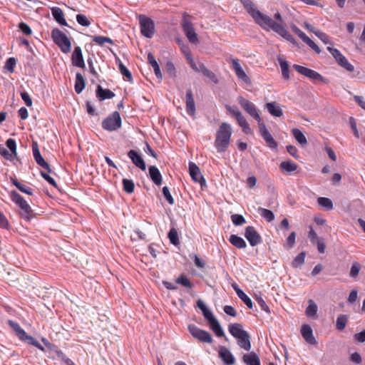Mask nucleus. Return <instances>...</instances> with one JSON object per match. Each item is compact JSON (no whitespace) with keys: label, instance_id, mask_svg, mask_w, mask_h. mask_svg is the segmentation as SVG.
<instances>
[{"label":"nucleus","instance_id":"nucleus-1","mask_svg":"<svg viewBox=\"0 0 365 365\" xmlns=\"http://www.w3.org/2000/svg\"><path fill=\"white\" fill-rule=\"evenodd\" d=\"M232 134L231 125L226 122L222 123L216 132L214 142L217 153H221L227 150L230 143Z\"/></svg>","mask_w":365,"mask_h":365},{"label":"nucleus","instance_id":"nucleus-2","mask_svg":"<svg viewBox=\"0 0 365 365\" xmlns=\"http://www.w3.org/2000/svg\"><path fill=\"white\" fill-rule=\"evenodd\" d=\"M246 11L252 16L255 22L263 29H267V25L270 23L272 18L262 14L255 8L251 0H240Z\"/></svg>","mask_w":365,"mask_h":365},{"label":"nucleus","instance_id":"nucleus-3","mask_svg":"<svg viewBox=\"0 0 365 365\" xmlns=\"http://www.w3.org/2000/svg\"><path fill=\"white\" fill-rule=\"evenodd\" d=\"M10 197L11 200L20 208V215L23 218L26 220H30L34 216V211L31 206L16 190H11L10 192Z\"/></svg>","mask_w":365,"mask_h":365},{"label":"nucleus","instance_id":"nucleus-4","mask_svg":"<svg viewBox=\"0 0 365 365\" xmlns=\"http://www.w3.org/2000/svg\"><path fill=\"white\" fill-rule=\"evenodd\" d=\"M51 38L63 53H68L71 51V43L67 36L60 29H53L51 31Z\"/></svg>","mask_w":365,"mask_h":365},{"label":"nucleus","instance_id":"nucleus-5","mask_svg":"<svg viewBox=\"0 0 365 365\" xmlns=\"http://www.w3.org/2000/svg\"><path fill=\"white\" fill-rule=\"evenodd\" d=\"M121 117L118 111H114L102 122V128L108 131H115L121 127Z\"/></svg>","mask_w":365,"mask_h":365},{"label":"nucleus","instance_id":"nucleus-6","mask_svg":"<svg viewBox=\"0 0 365 365\" xmlns=\"http://www.w3.org/2000/svg\"><path fill=\"white\" fill-rule=\"evenodd\" d=\"M138 19L142 35L151 38L155 32L154 21L145 15H140Z\"/></svg>","mask_w":365,"mask_h":365},{"label":"nucleus","instance_id":"nucleus-7","mask_svg":"<svg viewBox=\"0 0 365 365\" xmlns=\"http://www.w3.org/2000/svg\"><path fill=\"white\" fill-rule=\"evenodd\" d=\"M293 68L299 73L309 78V79H311L314 81H320L324 84H327L329 83V81L327 78L323 77L319 73H318L311 68H307V67H304V66H300L298 64H294Z\"/></svg>","mask_w":365,"mask_h":365},{"label":"nucleus","instance_id":"nucleus-8","mask_svg":"<svg viewBox=\"0 0 365 365\" xmlns=\"http://www.w3.org/2000/svg\"><path fill=\"white\" fill-rule=\"evenodd\" d=\"M188 330L190 334L200 342L212 344L213 341V338L210 332L200 329L195 324H190Z\"/></svg>","mask_w":365,"mask_h":365},{"label":"nucleus","instance_id":"nucleus-9","mask_svg":"<svg viewBox=\"0 0 365 365\" xmlns=\"http://www.w3.org/2000/svg\"><path fill=\"white\" fill-rule=\"evenodd\" d=\"M237 101L240 106L255 120L257 121L258 123L262 122V118L258 113L257 108L255 105L247 99L245 98L242 96H239L237 98Z\"/></svg>","mask_w":365,"mask_h":365},{"label":"nucleus","instance_id":"nucleus-10","mask_svg":"<svg viewBox=\"0 0 365 365\" xmlns=\"http://www.w3.org/2000/svg\"><path fill=\"white\" fill-rule=\"evenodd\" d=\"M272 29L273 31L278 34L282 38L289 41L294 45L297 44V41L293 38V36L289 33V31L286 29L284 26L278 25L274 23V20L272 19L270 23H268L267 25V29Z\"/></svg>","mask_w":365,"mask_h":365},{"label":"nucleus","instance_id":"nucleus-11","mask_svg":"<svg viewBox=\"0 0 365 365\" xmlns=\"http://www.w3.org/2000/svg\"><path fill=\"white\" fill-rule=\"evenodd\" d=\"M245 237L252 247L262 243V237L253 226H248L245 230Z\"/></svg>","mask_w":365,"mask_h":365},{"label":"nucleus","instance_id":"nucleus-12","mask_svg":"<svg viewBox=\"0 0 365 365\" xmlns=\"http://www.w3.org/2000/svg\"><path fill=\"white\" fill-rule=\"evenodd\" d=\"M232 67L237 78L247 85H251L252 82L248 76L245 73L237 58H232Z\"/></svg>","mask_w":365,"mask_h":365},{"label":"nucleus","instance_id":"nucleus-13","mask_svg":"<svg viewBox=\"0 0 365 365\" xmlns=\"http://www.w3.org/2000/svg\"><path fill=\"white\" fill-rule=\"evenodd\" d=\"M189 173L192 179L195 182H199L202 187L206 185V181L201 174L199 167L195 163L192 162L189 163Z\"/></svg>","mask_w":365,"mask_h":365},{"label":"nucleus","instance_id":"nucleus-14","mask_svg":"<svg viewBox=\"0 0 365 365\" xmlns=\"http://www.w3.org/2000/svg\"><path fill=\"white\" fill-rule=\"evenodd\" d=\"M182 26L184 33L191 43H196L198 42L197 36L195 29L190 21L184 19L182 22Z\"/></svg>","mask_w":365,"mask_h":365},{"label":"nucleus","instance_id":"nucleus-15","mask_svg":"<svg viewBox=\"0 0 365 365\" xmlns=\"http://www.w3.org/2000/svg\"><path fill=\"white\" fill-rule=\"evenodd\" d=\"M259 133L264 140V141L267 143V144L271 148H275L277 146V143L275 141V140L273 138L270 133L268 131V130L266 128L265 124L262 121L258 123Z\"/></svg>","mask_w":365,"mask_h":365},{"label":"nucleus","instance_id":"nucleus-16","mask_svg":"<svg viewBox=\"0 0 365 365\" xmlns=\"http://www.w3.org/2000/svg\"><path fill=\"white\" fill-rule=\"evenodd\" d=\"M72 64L74 66L84 68L86 67L82 51L80 46H76L71 56Z\"/></svg>","mask_w":365,"mask_h":365},{"label":"nucleus","instance_id":"nucleus-17","mask_svg":"<svg viewBox=\"0 0 365 365\" xmlns=\"http://www.w3.org/2000/svg\"><path fill=\"white\" fill-rule=\"evenodd\" d=\"M219 357L226 365H232L235 362V358L230 351L225 346H220L218 351Z\"/></svg>","mask_w":365,"mask_h":365},{"label":"nucleus","instance_id":"nucleus-18","mask_svg":"<svg viewBox=\"0 0 365 365\" xmlns=\"http://www.w3.org/2000/svg\"><path fill=\"white\" fill-rule=\"evenodd\" d=\"M128 156L131 160L132 163L142 170H145L146 165L142 157L138 152L134 150H130L128 153Z\"/></svg>","mask_w":365,"mask_h":365},{"label":"nucleus","instance_id":"nucleus-19","mask_svg":"<svg viewBox=\"0 0 365 365\" xmlns=\"http://www.w3.org/2000/svg\"><path fill=\"white\" fill-rule=\"evenodd\" d=\"M265 108L269 113L274 117H281L283 115V110L281 106L275 101L267 103Z\"/></svg>","mask_w":365,"mask_h":365},{"label":"nucleus","instance_id":"nucleus-20","mask_svg":"<svg viewBox=\"0 0 365 365\" xmlns=\"http://www.w3.org/2000/svg\"><path fill=\"white\" fill-rule=\"evenodd\" d=\"M97 98L100 101L111 99L115 96V93L109 89H104L101 85H98L96 91Z\"/></svg>","mask_w":365,"mask_h":365},{"label":"nucleus","instance_id":"nucleus-21","mask_svg":"<svg viewBox=\"0 0 365 365\" xmlns=\"http://www.w3.org/2000/svg\"><path fill=\"white\" fill-rule=\"evenodd\" d=\"M301 333L307 342L311 344H315L317 341L313 336V332L311 327L308 324L302 325L301 328Z\"/></svg>","mask_w":365,"mask_h":365},{"label":"nucleus","instance_id":"nucleus-22","mask_svg":"<svg viewBox=\"0 0 365 365\" xmlns=\"http://www.w3.org/2000/svg\"><path fill=\"white\" fill-rule=\"evenodd\" d=\"M186 110L190 115H194L195 113V105L192 92L190 89L186 92Z\"/></svg>","mask_w":365,"mask_h":365},{"label":"nucleus","instance_id":"nucleus-23","mask_svg":"<svg viewBox=\"0 0 365 365\" xmlns=\"http://www.w3.org/2000/svg\"><path fill=\"white\" fill-rule=\"evenodd\" d=\"M149 175L152 181L157 185H160L163 182L162 175L158 168L154 165H151L148 168Z\"/></svg>","mask_w":365,"mask_h":365},{"label":"nucleus","instance_id":"nucleus-24","mask_svg":"<svg viewBox=\"0 0 365 365\" xmlns=\"http://www.w3.org/2000/svg\"><path fill=\"white\" fill-rule=\"evenodd\" d=\"M229 332L232 334V336L236 338L237 339L242 336L244 334L247 332V331L242 329V326L239 323L231 324L228 327Z\"/></svg>","mask_w":365,"mask_h":365},{"label":"nucleus","instance_id":"nucleus-25","mask_svg":"<svg viewBox=\"0 0 365 365\" xmlns=\"http://www.w3.org/2000/svg\"><path fill=\"white\" fill-rule=\"evenodd\" d=\"M242 360L247 365H261L259 356L254 351L244 354Z\"/></svg>","mask_w":365,"mask_h":365},{"label":"nucleus","instance_id":"nucleus-26","mask_svg":"<svg viewBox=\"0 0 365 365\" xmlns=\"http://www.w3.org/2000/svg\"><path fill=\"white\" fill-rule=\"evenodd\" d=\"M51 13L54 19L62 26H67V22L64 18V14L61 9L53 7L51 9Z\"/></svg>","mask_w":365,"mask_h":365},{"label":"nucleus","instance_id":"nucleus-27","mask_svg":"<svg viewBox=\"0 0 365 365\" xmlns=\"http://www.w3.org/2000/svg\"><path fill=\"white\" fill-rule=\"evenodd\" d=\"M9 325L13 329V330L15 331L16 336L21 339V340H25V338L27 336L26 332L21 327V326L19 324V323L12 321L9 320L8 321Z\"/></svg>","mask_w":365,"mask_h":365},{"label":"nucleus","instance_id":"nucleus-28","mask_svg":"<svg viewBox=\"0 0 365 365\" xmlns=\"http://www.w3.org/2000/svg\"><path fill=\"white\" fill-rule=\"evenodd\" d=\"M237 344L245 351H249L251 349L250 336L248 332L237 339Z\"/></svg>","mask_w":365,"mask_h":365},{"label":"nucleus","instance_id":"nucleus-29","mask_svg":"<svg viewBox=\"0 0 365 365\" xmlns=\"http://www.w3.org/2000/svg\"><path fill=\"white\" fill-rule=\"evenodd\" d=\"M148 63L150 64V66L153 67L156 77L158 79L161 80L163 78V75L160 71V66H159L157 61L155 60V56L151 53H149L148 55Z\"/></svg>","mask_w":365,"mask_h":365},{"label":"nucleus","instance_id":"nucleus-30","mask_svg":"<svg viewBox=\"0 0 365 365\" xmlns=\"http://www.w3.org/2000/svg\"><path fill=\"white\" fill-rule=\"evenodd\" d=\"M229 242L238 249H244L247 247V243L244 239L237 235H231L229 238Z\"/></svg>","mask_w":365,"mask_h":365},{"label":"nucleus","instance_id":"nucleus-31","mask_svg":"<svg viewBox=\"0 0 365 365\" xmlns=\"http://www.w3.org/2000/svg\"><path fill=\"white\" fill-rule=\"evenodd\" d=\"M86 86V81L83 75L80 73H77L76 75L75 81V91L76 93H81Z\"/></svg>","mask_w":365,"mask_h":365},{"label":"nucleus","instance_id":"nucleus-32","mask_svg":"<svg viewBox=\"0 0 365 365\" xmlns=\"http://www.w3.org/2000/svg\"><path fill=\"white\" fill-rule=\"evenodd\" d=\"M278 62L282 70V78L287 81L289 80L290 76L288 62L282 58H278Z\"/></svg>","mask_w":365,"mask_h":365},{"label":"nucleus","instance_id":"nucleus-33","mask_svg":"<svg viewBox=\"0 0 365 365\" xmlns=\"http://www.w3.org/2000/svg\"><path fill=\"white\" fill-rule=\"evenodd\" d=\"M11 181L12 182V184L15 185L21 192L29 195H33V190L30 187H28L24 184L20 183L18 180L15 178H11Z\"/></svg>","mask_w":365,"mask_h":365},{"label":"nucleus","instance_id":"nucleus-34","mask_svg":"<svg viewBox=\"0 0 365 365\" xmlns=\"http://www.w3.org/2000/svg\"><path fill=\"white\" fill-rule=\"evenodd\" d=\"M292 133L296 140L302 145H306L307 140L303 133L298 128H293Z\"/></svg>","mask_w":365,"mask_h":365},{"label":"nucleus","instance_id":"nucleus-35","mask_svg":"<svg viewBox=\"0 0 365 365\" xmlns=\"http://www.w3.org/2000/svg\"><path fill=\"white\" fill-rule=\"evenodd\" d=\"M211 329L215 332V335L218 337L224 336L225 332L219 322V321L215 319L210 322Z\"/></svg>","mask_w":365,"mask_h":365},{"label":"nucleus","instance_id":"nucleus-36","mask_svg":"<svg viewBox=\"0 0 365 365\" xmlns=\"http://www.w3.org/2000/svg\"><path fill=\"white\" fill-rule=\"evenodd\" d=\"M309 305L305 310L307 317H315L318 310L317 305L312 299L309 300Z\"/></svg>","mask_w":365,"mask_h":365},{"label":"nucleus","instance_id":"nucleus-37","mask_svg":"<svg viewBox=\"0 0 365 365\" xmlns=\"http://www.w3.org/2000/svg\"><path fill=\"white\" fill-rule=\"evenodd\" d=\"M258 212L260 214V215L264 218L268 222H270L274 220V215L272 211L266 209L259 207L258 209Z\"/></svg>","mask_w":365,"mask_h":365},{"label":"nucleus","instance_id":"nucleus-38","mask_svg":"<svg viewBox=\"0 0 365 365\" xmlns=\"http://www.w3.org/2000/svg\"><path fill=\"white\" fill-rule=\"evenodd\" d=\"M237 295L249 309H252L253 304L251 299L242 289L237 290Z\"/></svg>","mask_w":365,"mask_h":365},{"label":"nucleus","instance_id":"nucleus-39","mask_svg":"<svg viewBox=\"0 0 365 365\" xmlns=\"http://www.w3.org/2000/svg\"><path fill=\"white\" fill-rule=\"evenodd\" d=\"M317 202L320 206L324 207L327 210H331L333 209V203L329 198L319 197L317 198Z\"/></svg>","mask_w":365,"mask_h":365},{"label":"nucleus","instance_id":"nucleus-40","mask_svg":"<svg viewBox=\"0 0 365 365\" xmlns=\"http://www.w3.org/2000/svg\"><path fill=\"white\" fill-rule=\"evenodd\" d=\"M280 168L283 170L291 173L297 170V165L292 161H283L280 163Z\"/></svg>","mask_w":365,"mask_h":365},{"label":"nucleus","instance_id":"nucleus-41","mask_svg":"<svg viewBox=\"0 0 365 365\" xmlns=\"http://www.w3.org/2000/svg\"><path fill=\"white\" fill-rule=\"evenodd\" d=\"M118 68L121 74L127 78V80L130 82L133 81L132 74L130 71L126 68V66L118 58Z\"/></svg>","mask_w":365,"mask_h":365},{"label":"nucleus","instance_id":"nucleus-42","mask_svg":"<svg viewBox=\"0 0 365 365\" xmlns=\"http://www.w3.org/2000/svg\"><path fill=\"white\" fill-rule=\"evenodd\" d=\"M123 190L127 193H133L135 189V185L132 180L124 178L122 180Z\"/></svg>","mask_w":365,"mask_h":365},{"label":"nucleus","instance_id":"nucleus-43","mask_svg":"<svg viewBox=\"0 0 365 365\" xmlns=\"http://www.w3.org/2000/svg\"><path fill=\"white\" fill-rule=\"evenodd\" d=\"M92 41L101 46H103L105 43L113 44V41L111 38L106 36H94L92 37Z\"/></svg>","mask_w":365,"mask_h":365},{"label":"nucleus","instance_id":"nucleus-44","mask_svg":"<svg viewBox=\"0 0 365 365\" xmlns=\"http://www.w3.org/2000/svg\"><path fill=\"white\" fill-rule=\"evenodd\" d=\"M306 254L304 252L298 254L292 262V267L297 268L302 266L304 263Z\"/></svg>","mask_w":365,"mask_h":365},{"label":"nucleus","instance_id":"nucleus-45","mask_svg":"<svg viewBox=\"0 0 365 365\" xmlns=\"http://www.w3.org/2000/svg\"><path fill=\"white\" fill-rule=\"evenodd\" d=\"M168 237L170 241V243L174 245H178L180 243L178 233L175 228L173 227L170 230Z\"/></svg>","mask_w":365,"mask_h":365},{"label":"nucleus","instance_id":"nucleus-46","mask_svg":"<svg viewBox=\"0 0 365 365\" xmlns=\"http://www.w3.org/2000/svg\"><path fill=\"white\" fill-rule=\"evenodd\" d=\"M176 283L180 284L186 288L191 289L192 287V284L190 279L184 274H181L177 278Z\"/></svg>","mask_w":365,"mask_h":365},{"label":"nucleus","instance_id":"nucleus-47","mask_svg":"<svg viewBox=\"0 0 365 365\" xmlns=\"http://www.w3.org/2000/svg\"><path fill=\"white\" fill-rule=\"evenodd\" d=\"M361 264L357 262H354L351 267L349 276L351 278H356L358 276L361 270Z\"/></svg>","mask_w":365,"mask_h":365},{"label":"nucleus","instance_id":"nucleus-48","mask_svg":"<svg viewBox=\"0 0 365 365\" xmlns=\"http://www.w3.org/2000/svg\"><path fill=\"white\" fill-rule=\"evenodd\" d=\"M232 223L236 226H240L246 222L245 217L242 215L234 214L231 215Z\"/></svg>","mask_w":365,"mask_h":365},{"label":"nucleus","instance_id":"nucleus-49","mask_svg":"<svg viewBox=\"0 0 365 365\" xmlns=\"http://www.w3.org/2000/svg\"><path fill=\"white\" fill-rule=\"evenodd\" d=\"M346 322H347V317L346 315H344V314L339 315L336 319V328L339 330H343L346 327Z\"/></svg>","mask_w":365,"mask_h":365},{"label":"nucleus","instance_id":"nucleus-50","mask_svg":"<svg viewBox=\"0 0 365 365\" xmlns=\"http://www.w3.org/2000/svg\"><path fill=\"white\" fill-rule=\"evenodd\" d=\"M327 50L332 55V56L335 58V60L336 61L337 63L341 61V58L342 59L344 57V56L336 48H334L331 46H328Z\"/></svg>","mask_w":365,"mask_h":365},{"label":"nucleus","instance_id":"nucleus-51","mask_svg":"<svg viewBox=\"0 0 365 365\" xmlns=\"http://www.w3.org/2000/svg\"><path fill=\"white\" fill-rule=\"evenodd\" d=\"M16 63V60L14 57L9 58L4 65V68L9 71L10 73H13L14 71V67Z\"/></svg>","mask_w":365,"mask_h":365},{"label":"nucleus","instance_id":"nucleus-52","mask_svg":"<svg viewBox=\"0 0 365 365\" xmlns=\"http://www.w3.org/2000/svg\"><path fill=\"white\" fill-rule=\"evenodd\" d=\"M292 31L297 34L302 41L304 42L309 37L304 33L301 29H299L295 24H292L290 26Z\"/></svg>","mask_w":365,"mask_h":365},{"label":"nucleus","instance_id":"nucleus-53","mask_svg":"<svg viewBox=\"0 0 365 365\" xmlns=\"http://www.w3.org/2000/svg\"><path fill=\"white\" fill-rule=\"evenodd\" d=\"M35 160L39 166L46 170L48 173H51V169L49 164L43 158L41 155L38 158H36Z\"/></svg>","mask_w":365,"mask_h":365},{"label":"nucleus","instance_id":"nucleus-54","mask_svg":"<svg viewBox=\"0 0 365 365\" xmlns=\"http://www.w3.org/2000/svg\"><path fill=\"white\" fill-rule=\"evenodd\" d=\"M255 300L257 301V304H259L262 310L266 312L267 313H270V310L268 305L266 304V302H264L262 297L256 295Z\"/></svg>","mask_w":365,"mask_h":365},{"label":"nucleus","instance_id":"nucleus-55","mask_svg":"<svg viewBox=\"0 0 365 365\" xmlns=\"http://www.w3.org/2000/svg\"><path fill=\"white\" fill-rule=\"evenodd\" d=\"M338 63L348 71L352 72L354 70V66L348 61L345 56L342 59L341 58Z\"/></svg>","mask_w":365,"mask_h":365},{"label":"nucleus","instance_id":"nucleus-56","mask_svg":"<svg viewBox=\"0 0 365 365\" xmlns=\"http://www.w3.org/2000/svg\"><path fill=\"white\" fill-rule=\"evenodd\" d=\"M6 145L7 148L10 150L11 153H13L15 157H16V144L15 140L12 138H9L6 142Z\"/></svg>","mask_w":365,"mask_h":365},{"label":"nucleus","instance_id":"nucleus-57","mask_svg":"<svg viewBox=\"0 0 365 365\" xmlns=\"http://www.w3.org/2000/svg\"><path fill=\"white\" fill-rule=\"evenodd\" d=\"M76 21L77 22L83 26H88L91 24V21L88 19L83 14H77L76 15Z\"/></svg>","mask_w":365,"mask_h":365},{"label":"nucleus","instance_id":"nucleus-58","mask_svg":"<svg viewBox=\"0 0 365 365\" xmlns=\"http://www.w3.org/2000/svg\"><path fill=\"white\" fill-rule=\"evenodd\" d=\"M314 34L325 44H331L329 36L324 32L317 30Z\"/></svg>","mask_w":365,"mask_h":365},{"label":"nucleus","instance_id":"nucleus-59","mask_svg":"<svg viewBox=\"0 0 365 365\" xmlns=\"http://www.w3.org/2000/svg\"><path fill=\"white\" fill-rule=\"evenodd\" d=\"M163 194L170 205H172L174 204V199L170 192L169 188L167 186L163 187Z\"/></svg>","mask_w":365,"mask_h":365},{"label":"nucleus","instance_id":"nucleus-60","mask_svg":"<svg viewBox=\"0 0 365 365\" xmlns=\"http://www.w3.org/2000/svg\"><path fill=\"white\" fill-rule=\"evenodd\" d=\"M25 341H26L28 344H32L34 346L43 350V347L41 345V344L33 336H29L27 334V336L25 338Z\"/></svg>","mask_w":365,"mask_h":365},{"label":"nucleus","instance_id":"nucleus-61","mask_svg":"<svg viewBox=\"0 0 365 365\" xmlns=\"http://www.w3.org/2000/svg\"><path fill=\"white\" fill-rule=\"evenodd\" d=\"M0 154L2 155L6 160H12L14 154L9 153V151L5 148L4 146L0 145Z\"/></svg>","mask_w":365,"mask_h":365},{"label":"nucleus","instance_id":"nucleus-62","mask_svg":"<svg viewBox=\"0 0 365 365\" xmlns=\"http://www.w3.org/2000/svg\"><path fill=\"white\" fill-rule=\"evenodd\" d=\"M203 75L205 77H207V78H209L210 81H212L214 83H215V84L218 83L219 80H218L217 77L212 71H211L208 68L207 70H205V72L203 73Z\"/></svg>","mask_w":365,"mask_h":365},{"label":"nucleus","instance_id":"nucleus-63","mask_svg":"<svg viewBox=\"0 0 365 365\" xmlns=\"http://www.w3.org/2000/svg\"><path fill=\"white\" fill-rule=\"evenodd\" d=\"M19 28L26 35H31L32 33L30 26L24 22H21L19 25Z\"/></svg>","mask_w":365,"mask_h":365},{"label":"nucleus","instance_id":"nucleus-64","mask_svg":"<svg viewBox=\"0 0 365 365\" xmlns=\"http://www.w3.org/2000/svg\"><path fill=\"white\" fill-rule=\"evenodd\" d=\"M224 312L231 317H235L237 315V312L235 309L230 305H225L223 308Z\"/></svg>","mask_w":365,"mask_h":365}]
</instances>
